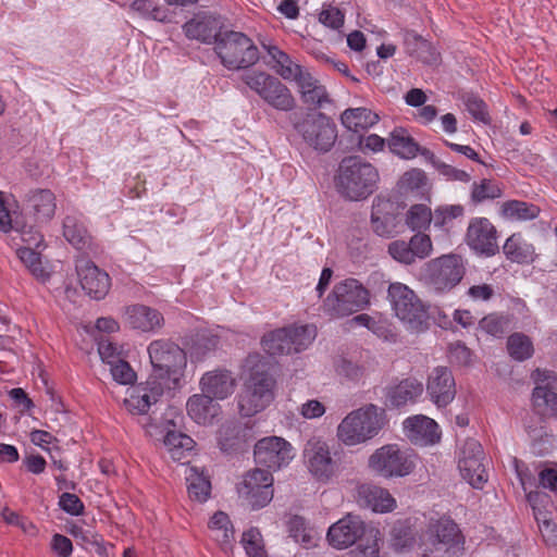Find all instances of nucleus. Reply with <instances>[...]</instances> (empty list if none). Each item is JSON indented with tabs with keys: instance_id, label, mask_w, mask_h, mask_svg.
Returning <instances> with one entry per match:
<instances>
[{
	"instance_id": "43",
	"label": "nucleus",
	"mask_w": 557,
	"mask_h": 557,
	"mask_svg": "<svg viewBox=\"0 0 557 557\" xmlns=\"http://www.w3.org/2000/svg\"><path fill=\"white\" fill-rule=\"evenodd\" d=\"M63 235L76 249H85L89 245V236L84 225L74 216H66L63 222Z\"/></svg>"
},
{
	"instance_id": "4",
	"label": "nucleus",
	"mask_w": 557,
	"mask_h": 557,
	"mask_svg": "<svg viewBox=\"0 0 557 557\" xmlns=\"http://www.w3.org/2000/svg\"><path fill=\"white\" fill-rule=\"evenodd\" d=\"M387 299L395 317L407 330L421 333L429 329V306L407 285L400 282L391 283Z\"/></svg>"
},
{
	"instance_id": "41",
	"label": "nucleus",
	"mask_w": 557,
	"mask_h": 557,
	"mask_svg": "<svg viewBox=\"0 0 557 557\" xmlns=\"http://www.w3.org/2000/svg\"><path fill=\"white\" fill-rule=\"evenodd\" d=\"M164 446L171 458L181 461L195 446V441L181 432L170 431L164 436Z\"/></svg>"
},
{
	"instance_id": "32",
	"label": "nucleus",
	"mask_w": 557,
	"mask_h": 557,
	"mask_svg": "<svg viewBox=\"0 0 557 557\" xmlns=\"http://www.w3.org/2000/svg\"><path fill=\"white\" fill-rule=\"evenodd\" d=\"M261 98L272 108L289 112L296 108V99L289 88L276 77L268 84Z\"/></svg>"
},
{
	"instance_id": "8",
	"label": "nucleus",
	"mask_w": 557,
	"mask_h": 557,
	"mask_svg": "<svg viewBox=\"0 0 557 557\" xmlns=\"http://www.w3.org/2000/svg\"><path fill=\"white\" fill-rule=\"evenodd\" d=\"M317 336L313 325H293L270 332L262 338V347L271 356L299 352L308 348Z\"/></svg>"
},
{
	"instance_id": "50",
	"label": "nucleus",
	"mask_w": 557,
	"mask_h": 557,
	"mask_svg": "<svg viewBox=\"0 0 557 557\" xmlns=\"http://www.w3.org/2000/svg\"><path fill=\"white\" fill-rule=\"evenodd\" d=\"M502 195V188L495 181L483 178L480 183H473L472 185L471 200L473 203L496 199Z\"/></svg>"
},
{
	"instance_id": "59",
	"label": "nucleus",
	"mask_w": 557,
	"mask_h": 557,
	"mask_svg": "<svg viewBox=\"0 0 557 557\" xmlns=\"http://www.w3.org/2000/svg\"><path fill=\"white\" fill-rule=\"evenodd\" d=\"M98 352L102 361L109 366L123 358L122 347H117L114 343L106 337H100L98 339Z\"/></svg>"
},
{
	"instance_id": "16",
	"label": "nucleus",
	"mask_w": 557,
	"mask_h": 557,
	"mask_svg": "<svg viewBox=\"0 0 557 557\" xmlns=\"http://www.w3.org/2000/svg\"><path fill=\"white\" fill-rule=\"evenodd\" d=\"M253 455L257 463L269 470H278L287 466L294 457L290 444L276 436L258 441Z\"/></svg>"
},
{
	"instance_id": "6",
	"label": "nucleus",
	"mask_w": 557,
	"mask_h": 557,
	"mask_svg": "<svg viewBox=\"0 0 557 557\" xmlns=\"http://www.w3.org/2000/svg\"><path fill=\"white\" fill-rule=\"evenodd\" d=\"M214 50L222 64L228 70L249 67L259 59L257 46L240 32L231 30L220 34Z\"/></svg>"
},
{
	"instance_id": "35",
	"label": "nucleus",
	"mask_w": 557,
	"mask_h": 557,
	"mask_svg": "<svg viewBox=\"0 0 557 557\" xmlns=\"http://www.w3.org/2000/svg\"><path fill=\"white\" fill-rule=\"evenodd\" d=\"M188 495L199 503L206 502L211 493V482L208 474L198 467L189 466L185 470Z\"/></svg>"
},
{
	"instance_id": "2",
	"label": "nucleus",
	"mask_w": 557,
	"mask_h": 557,
	"mask_svg": "<svg viewBox=\"0 0 557 557\" xmlns=\"http://www.w3.org/2000/svg\"><path fill=\"white\" fill-rule=\"evenodd\" d=\"M379 182L376 169L359 157L343 159L336 175L338 193L349 200H361L373 194Z\"/></svg>"
},
{
	"instance_id": "26",
	"label": "nucleus",
	"mask_w": 557,
	"mask_h": 557,
	"mask_svg": "<svg viewBox=\"0 0 557 557\" xmlns=\"http://www.w3.org/2000/svg\"><path fill=\"white\" fill-rule=\"evenodd\" d=\"M183 29L186 37L189 39H196L206 44H209L214 39V42L216 44V38H219L220 35L218 34L220 23L214 16L201 13L186 22Z\"/></svg>"
},
{
	"instance_id": "22",
	"label": "nucleus",
	"mask_w": 557,
	"mask_h": 557,
	"mask_svg": "<svg viewBox=\"0 0 557 557\" xmlns=\"http://www.w3.org/2000/svg\"><path fill=\"white\" fill-rule=\"evenodd\" d=\"M82 288L95 299H102L109 292L111 282L108 273L90 261L77 265Z\"/></svg>"
},
{
	"instance_id": "31",
	"label": "nucleus",
	"mask_w": 557,
	"mask_h": 557,
	"mask_svg": "<svg viewBox=\"0 0 557 557\" xmlns=\"http://www.w3.org/2000/svg\"><path fill=\"white\" fill-rule=\"evenodd\" d=\"M186 407L189 417L198 424L210 423L220 410V406L203 393L193 395Z\"/></svg>"
},
{
	"instance_id": "21",
	"label": "nucleus",
	"mask_w": 557,
	"mask_h": 557,
	"mask_svg": "<svg viewBox=\"0 0 557 557\" xmlns=\"http://www.w3.org/2000/svg\"><path fill=\"white\" fill-rule=\"evenodd\" d=\"M396 205L389 199L376 198L372 205L371 228L381 237L389 238L397 233Z\"/></svg>"
},
{
	"instance_id": "61",
	"label": "nucleus",
	"mask_w": 557,
	"mask_h": 557,
	"mask_svg": "<svg viewBox=\"0 0 557 557\" xmlns=\"http://www.w3.org/2000/svg\"><path fill=\"white\" fill-rule=\"evenodd\" d=\"M345 16L335 7L327 5L319 14V22L332 29H339L344 25Z\"/></svg>"
},
{
	"instance_id": "44",
	"label": "nucleus",
	"mask_w": 557,
	"mask_h": 557,
	"mask_svg": "<svg viewBox=\"0 0 557 557\" xmlns=\"http://www.w3.org/2000/svg\"><path fill=\"white\" fill-rule=\"evenodd\" d=\"M507 350L515 360L524 361L533 356L534 347L529 336L523 333H513L507 339Z\"/></svg>"
},
{
	"instance_id": "19",
	"label": "nucleus",
	"mask_w": 557,
	"mask_h": 557,
	"mask_svg": "<svg viewBox=\"0 0 557 557\" xmlns=\"http://www.w3.org/2000/svg\"><path fill=\"white\" fill-rule=\"evenodd\" d=\"M199 386L213 400H223L235 392L236 379L230 370L219 368L203 373Z\"/></svg>"
},
{
	"instance_id": "39",
	"label": "nucleus",
	"mask_w": 557,
	"mask_h": 557,
	"mask_svg": "<svg viewBox=\"0 0 557 557\" xmlns=\"http://www.w3.org/2000/svg\"><path fill=\"white\" fill-rule=\"evenodd\" d=\"M541 210L533 203L509 200L502 205V215L512 221H529L539 216Z\"/></svg>"
},
{
	"instance_id": "34",
	"label": "nucleus",
	"mask_w": 557,
	"mask_h": 557,
	"mask_svg": "<svg viewBox=\"0 0 557 557\" xmlns=\"http://www.w3.org/2000/svg\"><path fill=\"white\" fill-rule=\"evenodd\" d=\"M379 120V114L368 108L346 109L341 115L342 124L355 133L367 131L375 125Z\"/></svg>"
},
{
	"instance_id": "48",
	"label": "nucleus",
	"mask_w": 557,
	"mask_h": 557,
	"mask_svg": "<svg viewBox=\"0 0 557 557\" xmlns=\"http://www.w3.org/2000/svg\"><path fill=\"white\" fill-rule=\"evenodd\" d=\"M528 502L532 506L534 518L537 522V525H540L543 522H547L548 519L554 517L552 510L553 504L547 494L530 492L528 494Z\"/></svg>"
},
{
	"instance_id": "23",
	"label": "nucleus",
	"mask_w": 557,
	"mask_h": 557,
	"mask_svg": "<svg viewBox=\"0 0 557 557\" xmlns=\"http://www.w3.org/2000/svg\"><path fill=\"white\" fill-rule=\"evenodd\" d=\"M165 387L148 379L145 385L134 387L128 397L124 399L126 409L133 414H145L151 405L162 396Z\"/></svg>"
},
{
	"instance_id": "24",
	"label": "nucleus",
	"mask_w": 557,
	"mask_h": 557,
	"mask_svg": "<svg viewBox=\"0 0 557 557\" xmlns=\"http://www.w3.org/2000/svg\"><path fill=\"white\" fill-rule=\"evenodd\" d=\"M406 436L417 445H430L438 442L441 434L437 423L426 416H414L405 420Z\"/></svg>"
},
{
	"instance_id": "7",
	"label": "nucleus",
	"mask_w": 557,
	"mask_h": 557,
	"mask_svg": "<svg viewBox=\"0 0 557 557\" xmlns=\"http://www.w3.org/2000/svg\"><path fill=\"white\" fill-rule=\"evenodd\" d=\"M370 304L369 290L357 280L337 283L324 300V309L334 318H344L364 309Z\"/></svg>"
},
{
	"instance_id": "5",
	"label": "nucleus",
	"mask_w": 557,
	"mask_h": 557,
	"mask_svg": "<svg viewBox=\"0 0 557 557\" xmlns=\"http://www.w3.org/2000/svg\"><path fill=\"white\" fill-rule=\"evenodd\" d=\"M384 426V411L368 405L349 412L338 424L336 435L346 446H356L373 438Z\"/></svg>"
},
{
	"instance_id": "3",
	"label": "nucleus",
	"mask_w": 557,
	"mask_h": 557,
	"mask_svg": "<svg viewBox=\"0 0 557 557\" xmlns=\"http://www.w3.org/2000/svg\"><path fill=\"white\" fill-rule=\"evenodd\" d=\"M296 134L310 148L327 152L337 139V127L325 113L318 111H299L289 115Z\"/></svg>"
},
{
	"instance_id": "40",
	"label": "nucleus",
	"mask_w": 557,
	"mask_h": 557,
	"mask_svg": "<svg viewBox=\"0 0 557 557\" xmlns=\"http://www.w3.org/2000/svg\"><path fill=\"white\" fill-rule=\"evenodd\" d=\"M36 219L40 222L50 220L55 212V197L47 189L35 191L29 198Z\"/></svg>"
},
{
	"instance_id": "42",
	"label": "nucleus",
	"mask_w": 557,
	"mask_h": 557,
	"mask_svg": "<svg viewBox=\"0 0 557 557\" xmlns=\"http://www.w3.org/2000/svg\"><path fill=\"white\" fill-rule=\"evenodd\" d=\"M391 545L397 552L411 548L416 543V536L409 520H398L391 530Z\"/></svg>"
},
{
	"instance_id": "38",
	"label": "nucleus",
	"mask_w": 557,
	"mask_h": 557,
	"mask_svg": "<svg viewBox=\"0 0 557 557\" xmlns=\"http://www.w3.org/2000/svg\"><path fill=\"white\" fill-rule=\"evenodd\" d=\"M406 50L410 55L426 64L436 63L438 53L432 45L414 32H406L404 36Z\"/></svg>"
},
{
	"instance_id": "12",
	"label": "nucleus",
	"mask_w": 557,
	"mask_h": 557,
	"mask_svg": "<svg viewBox=\"0 0 557 557\" xmlns=\"http://www.w3.org/2000/svg\"><path fill=\"white\" fill-rule=\"evenodd\" d=\"M273 478L268 470L249 471L238 485V494L252 509L267 506L273 498Z\"/></svg>"
},
{
	"instance_id": "62",
	"label": "nucleus",
	"mask_w": 557,
	"mask_h": 557,
	"mask_svg": "<svg viewBox=\"0 0 557 557\" xmlns=\"http://www.w3.org/2000/svg\"><path fill=\"white\" fill-rule=\"evenodd\" d=\"M465 104L473 119L479 120L485 124L490 123V115L486 104L483 100L475 96H468L465 100Z\"/></svg>"
},
{
	"instance_id": "56",
	"label": "nucleus",
	"mask_w": 557,
	"mask_h": 557,
	"mask_svg": "<svg viewBox=\"0 0 557 557\" xmlns=\"http://www.w3.org/2000/svg\"><path fill=\"white\" fill-rule=\"evenodd\" d=\"M425 183V173L420 169H411L403 174L398 186L404 191H413L422 188Z\"/></svg>"
},
{
	"instance_id": "20",
	"label": "nucleus",
	"mask_w": 557,
	"mask_h": 557,
	"mask_svg": "<svg viewBox=\"0 0 557 557\" xmlns=\"http://www.w3.org/2000/svg\"><path fill=\"white\" fill-rule=\"evenodd\" d=\"M356 498L360 506L377 513L392 512L397 507V502L388 490L371 483L360 484L356 491Z\"/></svg>"
},
{
	"instance_id": "47",
	"label": "nucleus",
	"mask_w": 557,
	"mask_h": 557,
	"mask_svg": "<svg viewBox=\"0 0 557 557\" xmlns=\"http://www.w3.org/2000/svg\"><path fill=\"white\" fill-rule=\"evenodd\" d=\"M534 407L542 413L547 414L557 408V393L548 385H539L533 391Z\"/></svg>"
},
{
	"instance_id": "18",
	"label": "nucleus",
	"mask_w": 557,
	"mask_h": 557,
	"mask_svg": "<svg viewBox=\"0 0 557 557\" xmlns=\"http://www.w3.org/2000/svg\"><path fill=\"white\" fill-rule=\"evenodd\" d=\"M426 392L438 407H446L456 395V384L451 372L445 367L433 369L428 377Z\"/></svg>"
},
{
	"instance_id": "15",
	"label": "nucleus",
	"mask_w": 557,
	"mask_h": 557,
	"mask_svg": "<svg viewBox=\"0 0 557 557\" xmlns=\"http://www.w3.org/2000/svg\"><path fill=\"white\" fill-rule=\"evenodd\" d=\"M482 445L474 438H468L461 446L458 468L461 476L473 487L479 488L487 480L483 465Z\"/></svg>"
},
{
	"instance_id": "51",
	"label": "nucleus",
	"mask_w": 557,
	"mask_h": 557,
	"mask_svg": "<svg viewBox=\"0 0 557 557\" xmlns=\"http://www.w3.org/2000/svg\"><path fill=\"white\" fill-rule=\"evenodd\" d=\"M240 543L248 557H268L262 535L257 528L244 532Z\"/></svg>"
},
{
	"instance_id": "11",
	"label": "nucleus",
	"mask_w": 557,
	"mask_h": 557,
	"mask_svg": "<svg viewBox=\"0 0 557 557\" xmlns=\"http://www.w3.org/2000/svg\"><path fill=\"white\" fill-rule=\"evenodd\" d=\"M304 462L312 478L320 483H329L337 472L326 442L311 438L304 448Z\"/></svg>"
},
{
	"instance_id": "1",
	"label": "nucleus",
	"mask_w": 557,
	"mask_h": 557,
	"mask_svg": "<svg viewBox=\"0 0 557 557\" xmlns=\"http://www.w3.org/2000/svg\"><path fill=\"white\" fill-rule=\"evenodd\" d=\"M148 355L152 367L149 379L166 389L177 387L187 366L184 349L172 341L156 339L149 344Z\"/></svg>"
},
{
	"instance_id": "17",
	"label": "nucleus",
	"mask_w": 557,
	"mask_h": 557,
	"mask_svg": "<svg viewBox=\"0 0 557 557\" xmlns=\"http://www.w3.org/2000/svg\"><path fill=\"white\" fill-rule=\"evenodd\" d=\"M364 533V521L359 516L348 513L329 528L326 537L331 546L344 549L356 544Z\"/></svg>"
},
{
	"instance_id": "29",
	"label": "nucleus",
	"mask_w": 557,
	"mask_h": 557,
	"mask_svg": "<svg viewBox=\"0 0 557 557\" xmlns=\"http://www.w3.org/2000/svg\"><path fill=\"white\" fill-rule=\"evenodd\" d=\"M295 82L304 103L321 108L330 102L325 87L308 71H305Z\"/></svg>"
},
{
	"instance_id": "13",
	"label": "nucleus",
	"mask_w": 557,
	"mask_h": 557,
	"mask_svg": "<svg viewBox=\"0 0 557 557\" xmlns=\"http://www.w3.org/2000/svg\"><path fill=\"white\" fill-rule=\"evenodd\" d=\"M467 245L476 253L492 257L498 250V232L496 226L484 216L472 218L466 232Z\"/></svg>"
},
{
	"instance_id": "37",
	"label": "nucleus",
	"mask_w": 557,
	"mask_h": 557,
	"mask_svg": "<svg viewBox=\"0 0 557 557\" xmlns=\"http://www.w3.org/2000/svg\"><path fill=\"white\" fill-rule=\"evenodd\" d=\"M423 392V386L416 380H404L389 388L387 399L393 407H401L413 403Z\"/></svg>"
},
{
	"instance_id": "54",
	"label": "nucleus",
	"mask_w": 557,
	"mask_h": 557,
	"mask_svg": "<svg viewBox=\"0 0 557 557\" xmlns=\"http://www.w3.org/2000/svg\"><path fill=\"white\" fill-rule=\"evenodd\" d=\"M508 319L496 313L488 314L480 320L479 327L492 336H502L508 327Z\"/></svg>"
},
{
	"instance_id": "55",
	"label": "nucleus",
	"mask_w": 557,
	"mask_h": 557,
	"mask_svg": "<svg viewBox=\"0 0 557 557\" xmlns=\"http://www.w3.org/2000/svg\"><path fill=\"white\" fill-rule=\"evenodd\" d=\"M413 260L425 259L432 252V240L429 235L418 233L408 242Z\"/></svg>"
},
{
	"instance_id": "57",
	"label": "nucleus",
	"mask_w": 557,
	"mask_h": 557,
	"mask_svg": "<svg viewBox=\"0 0 557 557\" xmlns=\"http://www.w3.org/2000/svg\"><path fill=\"white\" fill-rule=\"evenodd\" d=\"M110 372L115 382L128 385L136 381V373L123 358L110 364Z\"/></svg>"
},
{
	"instance_id": "60",
	"label": "nucleus",
	"mask_w": 557,
	"mask_h": 557,
	"mask_svg": "<svg viewBox=\"0 0 557 557\" xmlns=\"http://www.w3.org/2000/svg\"><path fill=\"white\" fill-rule=\"evenodd\" d=\"M387 251L394 260L400 263L412 264L414 262L409 244L405 240L389 243Z\"/></svg>"
},
{
	"instance_id": "49",
	"label": "nucleus",
	"mask_w": 557,
	"mask_h": 557,
	"mask_svg": "<svg viewBox=\"0 0 557 557\" xmlns=\"http://www.w3.org/2000/svg\"><path fill=\"white\" fill-rule=\"evenodd\" d=\"M219 344L215 335L199 334L188 348L189 357L193 362L202 361L207 355L213 351Z\"/></svg>"
},
{
	"instance_id": "64",
	"label": "nucleus",
	"mask_w": 557,
	"mask_h": 557,
	"mask_svg": "<svg viewBox=\"0 0 557 557\" xmlns=\"http://www.w3.org/2000/svg\"><path fill=\"white\" fill-rule=\"evenodd\" d=\"M359 146L362 151L380 152L385 147V139L376 134H370L360 137Z\"/></svg>"
},
{
	"instance_id": "63",
	"label": "nucleus",
	"mask_w": 557,
	"mask_h": 557,
	"mask_svg": "<svg viewBox=\"0 0 557 557\" xmlns=\"http://www.w3.org/2000/svg\"><path fill=\"white\" fill-rule=\"evenodd\" d=\"M60 507L72 516H78L84 511L83 502L72 493H63L59 499Z\"/></svg>"
},
{
	"instance_id": "28",
	"label": "nucleus",
	"mask_w": 557,
	"mask_h": 557,
	"mask_svg": "<svg viewBox=\"0 0 557 557\" xmlns=\"http://www.w3.org/2000/svg\"><path fill=\"white\" fill-rule=\"evenodd\" d=\"M429 534L434 545H443L446 549L459 547L463 543L458 525L449 518L430 523Z\"/></svg>"
},
{
	"instance_id": "58",
	"label": "nucleus",
	"mask_w": 557,
	"mask_h": 557,
	"mask_svg": "<svg viewBox=\"0 0 557 557\" xmlns=\"http://www.w3.org/2000/svg\"><path fill=\"white\" fill-rule=\"evenodd\" d=\"M275 77L264 73L251 71L247 72L243 76L244 83L253 91H256L260 97L264 94L268 88V84L273 81Z\"/></svg>"
},
{
	"instance_id": "14",
	"label": "nucleus",
	"mask_w": 557,
	"mask_h": 557,
	"mask_svg": "<svg viewBox=\"0 0 557 557\" xmlns=\"http://www.w3.org/2000/svg\"><path fill=\"white\" fill-rule=\"evenodd\" d=\"M429 278L438 292L454 288L462 278L465 268L459 256L447 255L436 258L428 264Z\"/></svg>"
},
{
	"instance_id": "45",
	"label": "nucleus",
	"mask_w": 557,
	"mask_h": 557,
	"mask_svg": "<svg viewBox=\"0 0 557 557\" xmlns=\"http://www.w3.org/2000/svg\"><path fill=\"white\" fill-rule=\"evenodd\" d=\"M288 532L289 535L297 542L301 543L305 546L314 545L315 542V532L312 528L308 525L306 520L300 516L292 517L288 522Z\"/></svg>"
},
{
	"instance_id": "25",
	"label": "nucleus",
	"mask_w": 557,
	"mask_h": 557,
	"mask_svg": "<svg viewBox=\"0 0 557 557\" xmlns=\"http://www.w3.org/2000/svg\"><path fill=\"white\" fill-rule=\"evenodd\" d=\"M210 537L224 553H232L235 543V529L227 513L216 511L208 522Z\"/></svg>"
},
{
	"instance_id": "52",
	"label": "nucleus",
	"mask_w": 557,
	"mask_h": 557,
	"mask_svg": "<svg viewBox=\"0 0 557 557\" xmlns=\"http://www.w3.org/2000/svg\"><path fill=\"white\" fill-rule=\"evenodd\" d=\"M17 256L28 270L38 278H47L48 273L42 267L40 253L30 247H23L17 250Z\"/></svg>"
},
{
	"instance_id": "46",
	"label": "nucleus",
	"mask_w": 557,
	"mask_h": 557,
	"mask_svg": "<svg viewBox=\"0 0 557 557\" xmlns=\"http://www.w3.org/2000/svg\"><path fill=\"white\" fill-rule=\"evenodd\" d=\"M432 219L433 212L431 208L423 203L411 206L406 213V224L412 231L429 227Z\"/></svg>"
},
{
	"instance_id": "9",
	"label": "nucleus",
	"mask_w": 557,
	"mask_h": 557,
	"mask_svg": "<svg viewBox=\"0 0 557 557\" xmlns=\"http://www.w3.org/2000/svg\"><path fill=\"white\" fill-rule=\"evenodd\" d=\"M275 380L264 371H253L244 384L238 398L239 411L251 417L265 409L274 399Z\"/></svg>"
},
{
	"instance_id": "10",
	"label": "nucleus",
	"mask_w": 557,
	"mask_h": 557,
	"mask_svg": "<svg viewBox=\"0 0 557 557\" xmlns=\"http://www.w3.org/2000/svg\"><path fill=\"white\" fill-rule=\"evenodd\" d=\"M414 466L413 457L395 444L377 448L368 459L369 469L385 479L406 476Z\"/></svg>"
},
{
	"instance_id": "33",
	"label": "nucleus",
	"mask_w": 557,
	"mask_h": 557,
	"mask_svg": "<svg viewBox=\"0 0 557 557\" xmlns=\"http://www.w3.org/2000/svg\"><path fill=\"white\" fill-rule=\"evenodd\" d=\"M267 51L271 58V67L283 79L295 82L306 71L276 46H268Z\"/></svg>"
},
{
	"instance_id": "53",
	"label": "nucleus",
	"mask_w": 557,
	"mask_h": 557,
	"mask_svg": "<svg viewBox=\"0 0 557 557\" xmlns=\"http://www.w3.org/2000/svg\"><path fill=\"white\" fill-rule=\"evenodd\" d=\"M379 535V530H371L370 535L363 540L361 539L352 550L354 557H380Z\"/></svg>"
},
{
	"instance_id": "27",
	"label": "nucleus",
	"mask_w": 557,
	"mask_h": 557,
	"mask_svg": "<svg viewBox=\"0 0 557 557\" xmlns=\"http://www.w3.org/2000/svg\"><path fill=\"white\" fill-rule=\"evenodd\" d=\"M127 323L136 330L143 332H152L163 325L162 314L153 308L135 305L126 309L125 312Z\"/></svg>"
},
{
	"instance_id": "30",
	"label": "nucleus",
	"mask_w": 557,
	"mask_h": 557,
	"mask_svg": "<svg viewBox=\"0 0 557 557\" xmlns=\"http://www.w3.org/2000/svg\"><path fill=\"white\" fill-rule=\"evenodd\" d=\"M391 151L403 159H413L418 153L422 156L431 154L426 148H421L419 144L410 136L405 128H395L387 140Z\"/></svg>"
},
{
	"instance_id": "36",
	"label": "nucleus",
	"mask_w": 557,
	"mask_h": 557,
	"mask_svg": "<svg viewBox=\"0 0 557 557\" xmlns=\"http://www.w3.org/2000/svg\"><path fill=\"white\" fill-rule=\"evenodd\" d=\"M503 251L507 259L517 263L531 262L535 255L534 246L519 233H515L506 239Z\"/></svg>"
}]
</instances>
